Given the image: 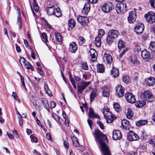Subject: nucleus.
<instances>
[{
  "label": "nucleus",
  "instance_id": "obj_1",
  "mask_svg": "<svg viewBox=\"0 0 155 155\" xmlns=\"http://www.w3.org/2000/svg\"><path fill=\"white\" fill-rule=\"evenodd\" d=\"M94 134L95 135V140L98 141L101 146V150L104 155H111L109 148L104 140L107 139L106 136L102 134L99 130H95Z\"/></svg>",
  "mask_w": 155,
  "mask_h": 155
},
{
  "label": "nucleus",
  "instance_id": "obj_2",
  "mask_svg": "<svg viewBox=\"0 0 155 155\" xmlns=\"http://www.w3.org/2000/svg\"><path fill=\"white\" fill-rule=\"evenodd\" d=\"M74 79L77 82L78 91L79 93H81L91 83L90 81H85L78 76H74Z\"/></svg>",
  "mask_w": 155,
  "mask_h": 155
},
{
  "label": "nucleus",
  "instance_id": "obj_3",
  "mask_svg": "<svg viewBox=\"0 0 155 155\" xmlns=\"http://www.w3.org/2000/svg\"><path fill=\"white\" fill-rule=\"evenodd\" d=\"M46 10L47 14L49 15H54L57 17H59L62 15L60 8H55L54 5L48 7Z\"/></svg>",
  "mask_w": 155,
  "mask_h": 155
},
{
  "label": "nucleus",
  "instance_id": "obj_4",
  "mask_svg": "<svg viewBox=\"0 0 155 155\" xmlns=\"http://www.w3.org/2000/svg\"><path fill=\"white\" fill-rule=\"evenodd\" d=\"M119 35V33L116 30H112L108 32L106 37L107 43L109 45L112 44L114 39L117 38Z\"/></svg>",
  "mask_w": 155,
  "mask_h": 155
},
{
  "label": "nucleus",
  "instance_id": "obj_5",
  "mask_svg": "<svg viewBox=\"0 0 155 155\" xmlns=\"http://www.w3.org/2000/svg\"><path fill=\"white\" fill-rule=\"evenodd\" d=\"M103 113L108 123H111L113 121L114 117L108 109L104 108Z\"/></svg>",
  "mask_w": 155,
  "mask_h": 155
},
{
  "label": "nucleus",
  "instance_id": "obj_6",
  "mask_svg": "<svg viewBox=\"0 0 155 155\" xmlns=\"http://www.w3.org/2000/svg\"><path fill=\"white\" fill-rule=\"evenodd\" d=\"M141 97L147 101L151 102L153 101L154 98L151 92L148 90L145 91L142 93Z\"/></svg>",
  "mask_w": 155,
  "mask_h": 155
},
{
  "label": "nucleus",
  "instance_id": "obj_7",
  "mask_svg": "<svg viewBox=\"0 0 155 155\" xmlns=\"http://www.w3.org/2000/svg\"><path fill=\"white\" fill-rule=\"evenodd\" d=\"M127 5L125 3H121L117 5L116 10L119 14L124 13L126 11Z\"/></svg>",
  "mask_w": 155,
  "mask_h": 155
},
{
  "label": "nucleus",
  "instance_id": "obj_8",
  "mask_svg": "<svg viewBox=\"0 0 155 155\" xmlns=\"http://www.w3.org/2000/svg\"><path fill=\"white\" fill-rule=\"evenodd\" d=\"M146 20L150 23L155 21V14L152 12H150L144 15Z\"/></svg>",
  "mask_w": 155,
  "mask_h": 155
},
{
  "label": "nucleus",
  "instance_id": "obj_9",
  "mask_svg": "<svg viewBox=\"0 0 155 155\" xmlns=\"http://www.w3.org/2000/svg\"><path fill=\"white\" fill-rule=\"evenodd\" d=\"M77 20L81 25L84 26H87L89 22V20L87 17L80 15L78 16Z\"/></svg>",
  "mask_w": 155,
  "mask_h": 155
},
{
  "label": "nucleus",
  "instance_id": "obj_10",
  "mask_svg": "<svg viewBox=\"0 0 155 155\" xmlns=\"http://www.w3.org/2000/svg\"><path fill=\"white\" fill-rule=\"evenodd\" d=\"M113 8V5L111 2L104 4L101 8L103 11L105 13H108L110 12Z\"/></svg>",
  "mask_w": 155,
  "mask_h": 155
},
{
  "label": "nucleus",
  "instance_id": "obj_11",
  "mask_svg": "<svg viewBox=\"0 0 155 155\" xmlns=\"http://www.w3.org/2000/svg\"><path fill=\"white\" fill-rule=\"evenodd\" d=\"M127 136L128 139L130 141L137 140L139 139L138 135L133 131H130Z\"/></svg>",
  "mask_w": 155,
  "mask_h": 155
},
{
  "label": "nucleus",
  "instance_id": "obj_12",
  "mask_svg": "<svg viewBox=\"0 0 155 155\" xmlns=\"http://www.w3.org/2000/svg\"><path fill=\"white\" fill-rule=\"evenodd\" d=\"M125 97L126 99L129 103H134L136 101V99L134 95L130 92L126 93Z\"/></svg>",
  "mask_w": 155,
  "mask_h": 155
},
{
  "label": "nucleus",
  "instance_id": "obj_13",
  "mask_svg": "<svg viewBox=\"0 0 155 155\" xmlns=\"http://www.w3.org/2000/svg\"><path fill=\"white\" fill-rule=\"evenodd\" d=\"M116 94L118 97H120L124 95V89L121 85H118L116 87Z\"/></svg>",
  "mask_w": 155,
  "mask_h": 155
},
{
  "label": "nucleus",
  "instance_id": "obj_14",
  "mask_svg": "<svg viewBox=\"0 0 155 155\" xmlns=\"http://www.w3.org/2000/svg\"><path fill=\"white\" fill-rule=\"evenodd\" d=\"M144 29L143 25L142 23H139L135 27L134 30L137 34H141L143 33Z\"/></svg>",
  "mask_w": 155,
  "mask_h": 155
},
{
  "label": "nucleus",
  "instance_id": "obj_15",
  "mask_svg": "<svg viewBox=\"0 0 155 155\" xmlns=\"http://www.w3.org/2000/svg\"><path fill=\"white\" fill-rule=\"evenodd\" d=\"M136 18V12L134 11H131L129 13L128 20L130 23H133L135 21Z\"/></svg>",
  "mask_w": 155,
  "mask_h": 155
},
{
  "label": "nucleus",
  "instance_id": "obj_16",
  "mask_svg": "<svg viewBox=\"0 0 155 155\" xmlns=\"http://www.w3.org/2000/svg\"><path fill=\"white\" fill-rule=\"evenodd\" d=\"M145 84L148 86H152L155 84V79L152 77H150L145 80Z\"/></svg>",
  "mask_w": 155,
  "mask_h": 155
},
{
  "label": "nucleus",
  "instance_id": "obj_17",
  "mask_svg": "<svg viewBox=\"0 0 155 155\" xmlns=\"http://www.w3.org/2000/svg\"><path fill=\"white\" fill-rule=\"evenodd\" d=\"M121 128L124 129L128 130L130 127V124L129 122L126 119H123L121 121Z\"/></svg>",
  "mask_w": 155,
  "mask_h": 155
},
{
  "label": "nucleus",
  "instance_id": "obj_18",
  "mask_svg": "<svg viewBox=\"0 0 155 155\" xmlns=\"http://www.w3.org/2000/svg\"><path fill=\"white\" fill-rule=\"evenodd\" d=\"M113 138L114 140H119L122 138L121 132L119 130L114 131L113 133Z\"/></svg>",
  "mask_w": 155,
  "mask_h": 155
},
{
  "label": "nucleus",
  "instance_id": "obj_19",
  "mask_svg": "<svg viewBox=\"0 0 155 155\" xmlns=\"http://www.w3.org/2000/svg\"><path fill=\"white\" fill-rule=\"evenodd\" d=\"M77 50V45L74 41L71 42L69 44V50L72 53H75Z\"/></svg>",
  "mask_w": 155,
  "mask_h": 155
},
{
  "label": "nucleus",
  "instance_id": "obj_20",
  "mask_svg": "<svg viewBox=\"0 0 155 155\" xmlns=\"http://www.w3.org/2000/svg\"><path fill=\"white\" fill-rule=\"evenodd\" d=\"M91 8L90 5L89 3L87 2L85 4L82 11V13L85 15L87 14L90 11Z\"/></svg>",
  "mask_w": 155,
  "mask_h": 155
},
{
  "label": "nucleus",
  "instance_id": "obj_21",
  "mask_svg": "<svg viewBox=\"0 0 155 155\" xmlns=\"http://www.w3.org/2000/svg\"><path fill=\"white\" fill-rule=\"evenodd\" d=\"M110 72L111 75L114 78L117 77L119 75V70L114 67L112 68Z\"/></svg>",
  "mask_w": 155,
  "mask_h": 155
},
{
  "label": "nucleus",
  "instance_id": "obj_22",
  "mask_svg": "<svg viewBox=\"0 0 155 155\" xmlns=\"http://www.w3.org/2000/svg\"><path fill=\"white\" fill-rule=\"evenodd\" d=\"M102 94L103 97H108L110 94V90L106 86H104L102 88Z\"/></svg>",
  "mask_w": 155,
  "mask_h": 155
},
{
  "label": "nucleus",
  "instance_id": "obj_23",
  "mask_svg": "<svg viewBox=\"0 0 155 155\" xmlns=\"http://www.w3.org/2000/svg\"><path fill=\"white\" fill-rule=\"evenodd\" d=\"M141 55L144 59H148L150 57V53L147 49H144L141 51Z\"/></svg>",
  "mask_w": 155,
  "mask_h": 155
},
{
  "label": "nucleus",
  "instance_id": "obj_24",
  "mask_svg": "<svg viewBox=\"0 0 155 155\" xmlns=\"http://www.w3.org/2000/svg\"><path fill=\"white\" fill-rule=\"evenodd\" d=\"M90 53L91 56L92 61H94L97 56V53L96 51L94 49H91L90 51Z\"/></svg>",
  "mask_w": 155,
  "mask_h": 155
},
{
  "label": "nucleus",
  "instance_id": "obj_25",
  "mask_svg": "<svg viewBox=\"0 0 155 155\" xmlns=\"http://www.w3.org/2000/svg\"><path fill=\"white\" fill-rule=\"evenodd\" d=\"M41 101L44 108L46 109L49 112L50 109L48 101L45 99L44 98H41Z\"/></svg>",
  "mask_w": 155,
  "mask_h": 155
},
{
  "label": "nucleus",
  "instance_id": "obj_26",
  "mask_svg": "<svg viewBox=\"0 0 155 155\" xmlns=\"http://www.w3.org/2000/svg\"><path fill=\"white\" fill-rule=\"evenodd\" d=\"M97 89H94L91 92L90 95V98L91 101H92L94 98L97 96Z\"/></svg>",
  "mask_w": 155,
  "mask_h": 155
},
{
  "label": "nucleus",
  "instance_id": "obj_27",
  "mask_svg": "<svg viewBox=\"0 0 155 155\" xmlns=\"http://www.w3.org/2000/svg\"><path fill=\"white\" fill-rule=\"evenodd\" d=\"M89 116L91 118H97L98 119L99 118L98 115L94 113L92 108H90L89 109Z\"/></svg>",
  "mask_w": 155,
  "mask_h": 155
},
{
  "label": "nucleus",
  "instance_id": "obj_28",
  "mask_svg": "<svg viewBox=\"0 0 155 155\" xmlns=\"http://www.w3.org/2000/svg\"><path fill=\"white\" fill-rule=\"evenodd\" d=\"M130 60L131 63L135 65H138L140 64L139 62L135 56H132L130 57Z\"/></svg>",
  "mask_w": 155,
  "mask_h": 155
},
{
  "label": "nucleus",
  "instance_id": "obj_29",
  "mask_svg": "<svg viewBox=\"0 0 155 155\" xmlns=\"http://www.w3.org/2000/svg\"><path fill=\"white\" fill-rule=\"evenodd\" d=\"M97 71L100 73H103L105 71V67L103 64H98L97 65Z\"/></svg>",
  "mask_w": 155,
  "mask_h": 155
},
{
  "label": "nucleus",
  "instance_id": "obj_30",
  "mask_svg": "<svg viewBox=\"0 0 155 155\" xmlns=\"http://www.w3.org/2000/svg\"><path fill=\"white\" fill-rule=\"evenodd\" d=\"M104 57L106 58L107 63L110 64L113 61V58L112 56L108 54H105Z\"/></svg>",
  "mask_w": 155,
  "mask_h": 155
},
{
  "label": "nucleus",
  "instance_id": "obj_31",
  "mask_svg": "<svg viewBox=\"0 0 155 155\" xmlns=\"http://www.w3.org/2000/svg\"><path fill=\"white\" fill-rule=\"evenodd\" d=\"M114 107L115 110L117 113H119L121 111V108L117 103H115L114 104Z\"/></svg>",
  "mask_w": 155,
  "mask_h": 155
},
{
  "label": "nucleus",
  "instance_id": "obj_32",
  "mask_svg": "<svg viewBox=\"0 0 155 155\" xmlns=\"http://www.w3.org/2000/svg\"><path fill=\"white\" fill-rule=\"evenodd\" d=\"M23 68H26L28 69H31V71H33L34 70V68L32 67L30 63L28 61H27L25 63L24 65L22 67Z\"/></svg>",
  "mask_w": 155,
  "mask_h": 155
},
{
  "label": "nucleus",
  "instance_id": "obj_33",
  "mask_svg": "<svg viewBox=\"0 0 155 155\" xmlns=\"http://www.w3.org/2000/svg\"><path fill=\"white\" fill-rule=\"evenodd\" d=\"M101 38L100 37H97L95 38L94 44L97 47H99L101 46Z\"/></svg>",
  "mask_w": 155,
  "mask_h": 155
},
{
  "label": "nucleus",
  "instance_id": "obj_34",
  "mask_svg": "<svg viewBox=\"0 0 155 155\" xmlns=\"http://www.w3.org/2000/svg\"><path fill=\"white\" fill-rule=\"evenodd\" d=\"M44 89L46 93L49 96H52V92L50 90L48 86L46 84H45Z\"/></svg>",
  "mask_w": 155,
  "mask_h": 155
},
{
  "label": "nucleus",
  "instance_id": "obj_35",
  "mask_svg": "<svg viewBox=\"0 0 155 155\" xmlns=\"http://www.w3.org/2000/svg\"><path fill=\"white\" fill-rule=\"evenodd\" d=\"M146 104V102L144 101H137L135 104L137 107H143Z\"/></svg>",
  "mask_w": 155,
  "mask_h": 155
},
{
  "label": "nucleus",
  "instance_id": "obj_36",
  "mask_svg": "<svg viewBox=\"0 0 155 155\" xmlns=\"http://www.w3.org/2000/svg\"><path fill=\"white\" fill-rule=\"evenodd\" d=\"M147 121L146 120H140L136 123L137 126H140L146 124L147 123Z\"/></svg>",
  "mask_w": 155,
  "mask_h": 155
},
{
  "label": "nucleus",
  "instance_id": "obj_37",
  "mask_svg": "<svg viewBox=\"0 0 155 155\" xmlns=\"http://www.w3.org/2000/svg\"><path fill=\"white\" fill-rule=\"evenodd\" d=\"M68 25L69 27L71 28H73L75 25V23L74 20L72 19H71L68 21Z\"/></svg>",
  "mask_w": 155,
  "mask_h": 155
},
{
  "label": "nucleus",
  "instance_id": "obj_38",
  "mask_svg": "<svg viewBox=\"0 0 155 155\" xmlns=\"http://www.w3.org/2000/svg\"><path fill=\"white\" fill-rule=\"evenodd\" d=\"M41 38L42 41L47 45V42H48V41L46 33L44 32L43 33L41 34Z\"/></svg>",
  "mask_w": 155,
  "mask_h": 155
},
{
  "label": "nucleus",
  "instance_id": "obj_39",
  "mask_svg": "<svg viewBox=\"0 0 155 155\" xmlns=\"http://www.w3.org/2000/svg\"><path fill=\"white\" fill-rule=\"evenodd\" d=\"M71 139L73 144L75 147H78L80 146V144L79 141L75 137H71Z\"/></svg>",
  "mask_w": 155,
  "mask_h": 155
},
{
  "label": "nucleus",
  "instance_id": "obj_40",
  "mask_svg": "<svg viewBox=\"0 0 155 155\" xmlns=\"http://www.w3.org/2000/svg\"><path fill=\"white\" fill-rule=\"evenodd\" d=\"M149 48L152 51H155V41L150 42Z\"/></svg>",
  "mask_w": 155,
  "mask_h": 155
},
{
  "label": "nucleus",
  "instance_id": "obj_41",
  "mask_svg": "<svg viewBox=\"0 0 155 155\" xmlns=\"http://www.w3.org/2000/svg\"><path fill=\"white\" fill-rule=\"evenodd\" d=\"M127 111L128 112L127 114V117L128 119H130L133 117V113L130 109H128Z\"/></svg>",
  "mask_w": 155,
  "mask_h": 155
},
{
  "label": "nucleus",
  "instance_id": "obj_42",
  "mask_svg": "<svg viewBox=\"0 0 155 155\" xmlns=\"http://www.w3.org/2000/svg\"><path fill=\"white\" fill-rule=\"evenodd\" d=\"M118 46L119 49L124 48L125 46V43L122 40L119 41Z\"/></svg>",
  "mask_w": 155,
  "mask_h": 155
},
{
  "label": "nucleus",
  "instance_id": "obj_43",
  "mask_svg": "<svg viewBox=\"0 0 155 155\" xmlns=\"http://www.w3.org/2000/svg\"><path fill=\"white\" fill-rule=\"evenodd\" d=\"M55 38L56 40L58 42H60L62 39V36L59 33H55Z\"/></svg>",
  "mask_w": 155,
  "mask_h": 155
},
{
  "label": "nucleus",
  "instance_id": "obj_44",
  "mask_svg": "<svg viewBox=\"0 0 155 155\" xmlns=\"http://www.w3.org/2000/svg\"><path fill=\"white\" fill-rule=\"evenodd\" d=\"M123 81L125 83L128 84L130 82V78L128 76H124L123 78Z\"/></svg>",
  "mask_w": 155,
  "mask_h": 155
},
{
  "label": "nucleus",
  "instance_id": "obj_45",
  "mask_svg": "<svg viewBox=\"0 0 155 155\" xmlns=\"http://www.w3.org/2000/svg\"><path fill=\"white\" fill-rule=\"evenodd\" d=\"M69 80L72 83L74 88V89L76 88V85L75 84V81H74L72 77H71V75H69Z\"/></svg>",
  "mask_w": 155,
  "mask_h": 155
},
{
  "label": "nucleus",
  "instance_id": "obj_46",
  "mask_svg": "<svg viewBox=\"0 0 155 155\" xmlns=\"http://www.w3.org/2000/svg\"><path fill=\"white\" fill-rule=\"evenodd\" d=\"M33 5V8L35 12H38L39 10V8L38 4L36 2V0H34V1Z\"/></svg>",
  "mask_w": 155,
  "mask_h": 155
},
{
  "label": "nucleus",
  "instance_id": "obj_47",
  "mask_svg": "<svg viewBox=\"0 0 155 155\" xmlns=\"http://www.w3.org/2000/svg\"><path fill=\"white\" fill-rule=\"evenodd\" d=\"M104 33L105 32L102 29H100L99 31L97 37L101 38L104 35Z\"/></svg>",
  "mask_w": 155,
  "mask_h": 155
},
{
  "label": "nucleus",
  "instance_id": "obj_48",
  "mask_svg": "<svg viewBox=\"0 0 155 155\" xmlns=\"http://www.w3.org/2000/svg\"><path fill=\"white\" fill-rule=\"evenodd\" d=\"M79 44L81 45L83 44L85 41V39L83 37H79L78 38Z\"/></svg>",
  "mask_w": 155,
  "mask_h": 155
},
{
  "label": "nucleus",
  "instance_id": "obj_49",
  "mask_svg": "<svg viewBox=\"0 0 155 155\" xmlns=\"http://www.w3.org/2000/svg\"><path fill=\"white\" fill-rule=\"evenodd\" d=\"M81 64L82 66V68L83 69L85 70H87L88 69V67L86 62H83Z\"/></svg>",
  "mask_w": 155,
  "mask_h": 155
},
{
  "label": "nucleus",
  "instance_id": "obj_50",
  "mask_svg": "<svg viewBox=\"0 0 155 155\" xmlns=\"http://www.w3.org/2000/svg\"><path fill=\"white\" fill-rule=\"evenodd\" d=\"M26 62V61H25L24 58L21 57H20V63H21L22 67L25 64Z\"/></svg>",
  "mask_w": 155,
  "mask_h": 155
},
{
  "label": "nucleus",
  "instance_id": "obj_51",
  "mask_svg": "<svg viewBox=\"0 0 155 155\" xmlns=\"http://www.w3.org/2000/svg\"><path fill=\"white\" fill-rule=\"evenodd\" d=\"M30 137L31 139V141L35 143H37L38 142V140L37 138L34 136L33 135H31L30 136Z\"/></svg>",
  "mask_w": 155,
  "mask_h": 155
},
{
  "label": "nucleus",
  "instance_id": "obj_52",
  "mask_svg": "<svg viewBox=\"0 0 155 155\" xmlns=\"http://www.w3.org/2000/svg\"><path fill=\"white\" fill-rule=\"evenodd\" d=\"M20 77L21 80V82L22 84V86L24 88L26 89L25 84L24 80V78L22 75H20Z\"/></svg>",
  "mask_w": 155,
  "mask_h": 155
},
{
  "label": "nucleus",
  "instance_id": "obj_53",
  "mask_svg": "<svg viewBox=\"0 0 155 155\" xmlns=\"http://www.w3.org/2000/svg\"><path fill=\"white\" fill-rule=\"evenodd\" d=\"M52 116L57 121H58V120H59V117L55 114H53Z\"/></svg>",
  "mask_w": 155,
  "mask_h": 155
},
{
  "label": "nucleus",
  "instance_id": "obj_54",
  "mask_svg": "<svg viewBox=\"0 0 155 155\" xmlns=\"http://www.w3.org/2000/svg\"><path fill=\"white\" fill-rule=\"evenodd\" d=\"M50 108L51 109L54 108L56 106V103L53 101H51L50 103Z\"/></svg>",
  "mask_w": 155,
  "mask_h": 155
},
{
  "label": "nucleus",
  "instance_id": "obj_55",
  "mask_svg": "<svg viewBox=\"0 0 155 155\" xmlns=\"http://www.w3.org/2000/svg\"><path fill=\"white\" fill-rule=\"evenodd\" d=\"M148 142L149 143L152 144L153 146H155V140L154 139L150 140Z\"/></svg>",
  "mask_w": 155,
  "mask_h": 155
},
{
  "label": "nucleus",
  "instance_id": "obj_56",
  "mask_svg": "<svg viewBox=\"0 0 155 155\" xmlns=\"http://www.w3.org/2000/svg\"><path fill=\"white\" fill-rule=\"evenodd\" d=\"M97 123L99 124L101 129L103 130L104 129V125L100 121H98L97 122Z\"/></svg>",
  "mask_w": 155,
  "mask_h": 155
},
{
  "label": "nucleus",
  "instance_id": "obj_57",
  "mask_svg": "<svg viewBox=\"0 0 155 155\" xmlns=\"http://www.w3.org/2000/svg\"><path fill=\"white\" fill-rule=\"evenodd\" d=\"M150 2L151 6L155 8V0H151Z\"/></svg>",
  "mask_w": 155,
  "mask_h": 155
},
{
  "label": "nucleus",
  "instance_id": "obj_58",
  "mask_svg": "<svg viewBox=\"0 0 155 155\" xmlns=\"http://www.w3.org/2000/svg\"><path fill=\"white\" fill-rule=\"evenodd\" d=\"M64 145L65 147V148L66 149L68 148L69 147V144L66 141H64Z\"/></svg>",
  "mask_w": 155,
  "mask_h": 155
},
{
  "label": "nucleus",
  "instance_id": "obj_59",
  "mask_svg": "<svg viewBox=\"0 0 155 155\" xmlns=\"http://www.w3.org/2000/svg\"><path fill=\"white\" fill-rule=\"evenodd\" d=\"M7 135L9 138L12 139L13 138V136L11 134L10 132H7Z\"/></svg>",
  "mask_w": 155,
  "mask_h": 155
},
{
  "label": "nucleus",
  "instance_id": "obj_60",
  "mask_svg": "<svg viewBox=\"0 0 155 155\" xmlns=\"http://www.w3.org/2000/svg\"><path fill=\"white\" fill-rule=\"evenodd\" d=\"M37 71L41 75H43L44 74V71L41 69L38 68L37 69Z\"/></svg>",
  "mask_w": 155,
  "mask_h": 155
},
{
  "label": "nucleus",
  "instance_id": "obj_61",
  "mask_svg": "<svg viewBox=\"0 0 155 155\" xmlns=\"http://www.w3.org/2000/svg\"><path fill=\"white\" fill-rule=\"evenodd\" d=\"M127 48H126L123 50L122 52L119 55L120 57H122V56L125 54V53L127 51Z\"/></svg>",
  "mask_w": 155,
  "mask_h": 155
},
{
  "label": "nucleus",
  "instance_id": "obj_62",
  "mask_svg": "<svg viewBox=\"0 0 155 155\" xmlns=\"http://www.w3.org/2000/svg\"><path fill=\"white\" fill-rule=\"evenodd\" d=\"M46 137L48 140H50L51 139L50 134L48 133L46 134Z\"/></svg>",
  "mask_w": 155,
  "mask_h": 155
},
{
  "label": "nucleus",
  "instance_id": "obj_63",
  "mask_svg": "<svg viewBox=\"0 0 155 155\" xmlns=\"http://www.w3.org/2000/svg\"><path fill=\"white\" fill-rule=\"evenodd\" d=\"M13 134L14 136L17 138H18L19 137L17 131L16 130H14L13 131Z\"/></svg>",
  "mask_w": 155,
  "mask_h": 155
},
{
  "label": "nucleus",
  "instance_id": "obj_64",
  "mask_svg": "<svg viewBox=\"0 0 155 155\" xmlns=\"http://www.w3.org/2000/svg\"><path fill=\"white\" fill-rule=\"evenodd\" d=\"M59 123L62 124H64V120H63L62 119L59 118V120L58 121Z\"/></svg>",
  "mask_w": 155,
  "mask_h": 155
}]
</instances>
